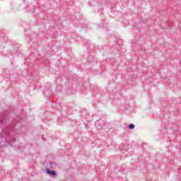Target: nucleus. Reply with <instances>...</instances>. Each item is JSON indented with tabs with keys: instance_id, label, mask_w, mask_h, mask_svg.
I'll return each instance as SVG.
<instances>
[{
	"instance_id": "f257e3e1",
	"label": "nucleus",
	"mask_w": 181,
	"mask_h": 181,
	"mask_svg": "<svg viewBox=\"0 0 181 181\" xmlns=\"http://www.w3.org/2000/svg\"><path fill=\"white\" fill-rule=\"evenodd\" d=\"M15 141V137L11 136V134L5 131L0 133V144H2V142H6V144H4V146H11V148H13V146L14 149H21L22 148V143H19L18 146L12 144Z\"/></svg>"
},
{
	"instance_id": "f03ea898",
	"label": "nucleus",
	"mask_w": 181,
	"mask_h": 181,
	"mask_svg": "<svg viewBox=\"0 0 181 181\" xmlns=\"http://www.w3.org/2000/svg\"><path fill=\"white\" fill-rule=\"evenodd\" d=\"M7 121L8 117L1 115L0 117V124L1 125V127H6Z\"/></svg>"
},
{
	"instance_id": "7ed1b4c3",
	"label": "nucleus",
	"mask_w": 181,
	"mask_h": 181,
	"mask_svg": "<svg viewBox=\"0 0 181 181\" xmlns=\"http://www.w3.org/2000/svg\"><path fill=\"white\" fill-rule=\"evenodd\" d=\"M95 125L97 129H101V128H103V125H104V120H97L95 122Z\"/></svg>"
},
{
	"instance_id": "20e7f679",
	"label": "nucleus",
	"mask_w": 181,
	"mask_h": 181,
	"mask_svg": "<svg viewBox=\"0 0 181 181\" xmlns=\"http://www.w3.org/2000/svg\"><path fill=\"white\" fill-rule=\"evenodd\" d=\"M45 173H47V175H49V176H56L57 175V173H56V171L51 170L50 168H46Z\"/></svg>"
},
{
	"instance_id": "39448f33",
	"label": "nucleus",
	"mask_w": 181,
	"mask_h": 181,
	"mask_svg": "<svg viewBox=\"0 0 181 181\" xmlns=\"http://www.w3.org/2000/svg\"><path fill=\"white\" fill-rule=\"evenodd\" d=\"M134 128H135V124H129V129H134Z\"/></svg>"
},
{
	"instance_id": "423d86ee",
	"label": "nucleus",
	"mask_w": 181,
	"mask_h": 181,
	"mask_svg": "<svg viewBox=\"0 0 181 181\" xmlns=\"http://www.w3.org/2000/svg\"><path fill=\"white\" fill-rule=\"evenodd\" d=\"M48 168H49V169H53V163H49L48 165H47Z\"/></svg>"
},
{
	"instance_id": "0eeeda50",
	"label": "nucleus",
	"mask_w": 181,
	"mask_h": 181,
	"mask_svg": "<svg viewBox=\"0 0 181 181\" xmlns=\"http://www.w3.org/2000/svg\"><path fill=\"white\" fill-rule=\"evenodd\" d=\"M13 127H11V131L13 132Z\"/></svg>"
}]
</instances>
